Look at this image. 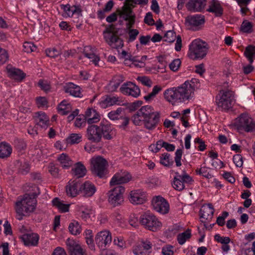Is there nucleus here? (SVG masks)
Masks as SVG:
<instances>
[{
  "label": "nucleus",
  "instance_id": "412c9836",
  "mask_svg": "<svg viewBox=\"0 0 255 255\" xmlns=\"http://www.w3.org/2000/svg\"><path fill=\"white\" fill-rule=\"evenodd\" d=\"M206 2V0H189L186 7L190 11L200 12L204 9Z\"/></svg>",
  "mask_w": 255,
  "mask_h": 255
},
{
  "label": "nucleus",
  "instance_id": "72a5a7b5",
  "mask_svg": "<svg viewBox=\"0 0 255 255\" xmlns=\"http://www.w3.org/2000/svg\"><path fill=\"white\" fill-rule=\"evenodd\" d=\"M12 152L11 146L5 142L0 143V158H4L10 156Z\"/></svg>",
  "mask_w": 255,
  "mask_h": 255
},
{
  "label": "nucleus",
  "instance_id": "774afa93",
  "mask_svg": "<svg viewBox=\"0 0 255 255\" xmlns=\"http://www.w3.org/2000/svg\"><path fill=\"white\" fill-rule=\"evenodd\" d=\"M144 22L149 25H152L154 24V21L152 18V14L151 12H149L146 14L144 19Z\"/></svg>",
  "mask_w": 255,
  "mask_h": 255
},
{
  "label": "nucleus",
  "instance_id": "49530a36",
  "mask_svg": "<svg viewBox=\"0 0 255 255\" xmlns=\"http://www.w3.org/2000/svg\"><path fill=\"white\" fill-rule=\"evenodd\" d=\"M91 49L89 46H87L85 47L84 50L83 51V53L85 57L91 60L95 65L98 64V62L100 60V58L99 56L96 55L93 52H91L90 53H88L87 49Z\"/></svg>",
  "mask_w": 255,
  "mask_h": 255
},
{
  "label": "nucleus",
  "instance_id": "603ef678",
  "mask_svg": "<svg viewBox=\"0 0 255 255\" xmlns=\"http://www.w3.org/2000/svg\"><path fill=\"white\" fill-rule=\"evenodd\" d=\"M81 135L79 133H71L67 138V140L71 144L78 143L81 141Z\"/></svg>",
  "mask_w": 255,
  "mask_h": 255
},
{
  "label": "nucleus",
  "instance_id": "39448f33",
  "mask_svg": "<svg viewBox=\"0 0 255 255\" xmlns=\"http://www.w3.org/2000/svg\"><path fill=\"white\" fill-rule=\"evenodd\" d=\"M209 50L208 44L200 39L194 40L189 45L188 55L193 60L203 59Z\"/></svg>",
  "mask_w": 255,
  "mask_h": 255
},
{
  "label": "nucleus",
  "instance_id": "680f3d73",
  "mask_svg": "<svg viewBox=\"0 0 255 255\" xmlns=\"http://www.w3.org/2000/svg\"><path fill=\"white\" fill-rule=\"evenodd\" d=\"M45 52L47 56L51 58H55L60 54L59 51L55 48L46 49Z\"/></svg>",
  "mask_w": 255,
  "mask_h": 255
},
{
  "label": "nucleus",
  "instance_id": "a19ab883",
  "mask_svg": "<svg viewBox=\"0 0 255 255\" xmlns=\"http://www.w3.org/2000/svg\"><path fill=\"white\" fill-rule=\"evenodd\" d=\"M123 81V77L120 76L114 77L109 84V89L112 91H115Z\"/></svg>",
  "mask_w": 255,
  "mask_h": 255
},
{
  "label": "nucleus",
  "instance_id": "5fc2aeb1",
  "mask_svg": "<svg viewBox=\"0 0 255 255\" xmlns=\"http://www.w3.org/2000/svg\"><path fill=\"white\" fill-rule=\"evenodd\" d=\"M146 183L149 187L153 188L160 185L161 182L157 177L152 176L148 179Z\"/></svg>",
  "mask_w": 255,
  "mask_h": 255
},
{
  "label": "nucleus",
  "instance_id": "f704fd0d",
  "mask_svg": "<svg viewBox=\"0 0 255 255\" xmlns=\"http://www.w3.org/2000/svg\"><path fill=\"white\" fill-rule=\"evenodd\" d=\"M131 180V176H113L110 182V184L111 186L118 185L127 183Z\"/></svg>",
  "mask_w": 255,
  "mask_h": 255
},
{
  "label": "nucleus",
  "instance_id": "f3484780",
  "mask_svg": "<svg viewBox=\"0 0 255 255\" xmlns=\"http://www.w3.org/2000/svg\"><path fill=\"white\" fill-rule=\"evenodd\" d=\"M128 198L132 204H141L146 200V193L141 189L133 190L129 193Z\"/></svg>",
  "mask_w": 255,
  "mask_h": 255
},
{
  "label": "nucleus",
  "instance_id": "09e8293b",
  "mask_svg": "<svg viewBox=\"0 0 255 255\" xmlns=\"http://www.w3.org/2000/svg\"><path fill=\"white\" fill-rule=\"evenodd\" d=\"M162 90L160 86L156 85L154 86L152 91L151 93H149L147 95L144 97V99L145 101H148L153 99L155 96Z\"/></svg>",
  "mask_w": 255,
  "mask_h": 255
},
{
  "label": "nucleus",
  "instance_id": "4468645a",
  "mask_svg": "<svg viewBox=\"0 0 255 255\" xmlns=\"http://www.w3.org/2000/svg\"><path fill=\"white\" fill-rule=\"evenodd\" d=\"M95 242L101 250H105L106 247L112 242V236L110 232L108 230L99 232L95 237Z\"/></svg>",
  "mask_w": 255,
  "mask_h": 255
},
{
  "label": "nucleus",
  "instance_id": "bb28decb",
  "mask_svg": "<svg viewBox=\"0 0 255 255\" xmlns=\"http://www.w3.org/2000/svg\"><path fill=\"white\" fill-rule=\"evenodd\" d=\"M85 118L89 124H93L98 122L100 117L97 112L93 108H89L85 112Z\"/></svg>",
  "mask_w": 255,
  "mask_h": 255
},
{
  "label": "nucleus",
  "instance_id": "e2e57ef3",
  "mask_svg": "<svg viewBox=\"0 0 255 255\" xmlns=\"http://www.w3.org/2000/svg\"><path fill=\"white\" fill-rule=\"evenodd\" d=\"M182 153V150L181 149H177L175 152V161L177 166L181 165V159Z\"/></svg>",
  "mask_w": 255,
  "mask_h": 255
},
{
  "label": "nucleus",
  "instance_id": "c03bdc74",
  "mask_svg": "<svg viewBox=\"0 0 255 255\" xmlns=\"http://www.w3.org/2000/svg\"><path fill=\"white\" fill-rule=\"evenodd\" d=\"M69 230L70 232L74 235H77L81 233V227L78 222L74 221L69 225Z\"/></svg>",
  "mask_w": 255,
  "mask_h": 255
},
{
  "label": "nucleus",
  "instance_id": "bf43d9fd",
  "mask_svg": "<svg viewBox=\"0 0 255 255\" xmlns=\"http://www.w3.org/2000/svg\"><path fill=\"white\" fill-rule=\"evenodd\" d=\"M214 238L217 242L221 243L222 245L228 244L231 241L229 237H222L219 234L216 235Z\"/></svg>",
  "mask_w": 255,
  "mask_h": 255
},
{
  "label": "nucleus",
  "instance_id": "aec40b11",
  "mask_svg": "<svg viewBox=\"0 0 255 255\" xmlns=\"http://www.w3.org/2000/svg\"><path fill=\"white\" fill-rule=\"evenodd\" d=\"M123 102L121 97L107 95L99 102V105L102 108L106 109L114 105H121Z\"/></svg>",
  "mask_w": 255,
  "mask_h": 255
},
{
  "label": "nucleus",
  "instance_id": "f8f14e48",
  "mask_svg": "<svg viewBox=\"0 0 255 255\" xmlns=\"http://www.w3.org/2000/svg\"><path fill=\"white\" fill-rule=\"evenodd\" d=\"M81 177L78 176L68 182L66 186V192L68 196L75 197L81 193L83 183Z\"/></svg>",
  "mask_w": 255,
  "mask_h": 255
},
{
  "label": "nucleus",
  "instance_id": "b1692460",
  "mask_svg": "<svg viewBox=\"0 0 255 255\" xmlns=\"http://www.w3.org/2000/svg\"><path fill=\"white\" fill-rule=\"evenodd\" d=\"M63 90L66 93L75 97H82L81 89L80 86L73 83H68L63 87Z\"/></svg>",
  "mask_w": 255,
  "mask_h": 255
},
{
  "label": "nucleus",
  "instance_id": "4be33fe9",
  "mask_svg": "<svg viewBox=\"0 0 255 255\" xmlns=\"http://www.w3.org/2000/svg\"><path fill=\"white\" fill-rule=\"evenodd\" d=\"M200 212L202 222H205L206 220L210 221L214 215V209L211 204H208L203 205Z\"/></svg>",
  "mask_w": 255,
  "mask_h": 255
},
{
  "label": "nucleus",
  "instance_id": "393cba45",
  "mask_svg": "<svg viewBox=\"0 0 255 255\" xmlns=\"http://www.w3.org/2000/svg\"><path fill=\"white\" fill-rule=\"evenodd\" d=\"M207 11L214 14L216 17H221L223 14V8L217 0H212Z\"/></svg>",
  "mask_w": 255,
  "mask_h": 255
},
{
  "label": "nucleus",
  "instance_id": "9d476101",
  "mask_svg": "<svg viewBox=\"0 0 255 255\" xmlns=\"http://www.w3.org/2000/svg\"><path fill=\"white\" fill-rule=\"evenodd\" d=\"M140 223L146 229L155 232L161 227V223L153 214L146 212L139 218Z\"/></svg>",
  "mask_w": 255,
  "mask_h": 255
},
{
  "label": "nucleus",
  "instance_id": "5701e85b",
  "mask_svg": "<svg viewBox=\"0 0 255 255\" xmlns=\"http://www.w3.org/2000/svg\"><path fill=\"white\" fill-rule=\"evenodd\" d=\"M60 6L65 12V15L69 17L72 16L74 14H77L78 16L82 15V10L80 5H73L70 6L69 4H67L66 5L61 4Z\"/></svg>",
  "mask_w": 255,
  "mask_h": 255
},
{
  "label": "nucleus",
  "instance_id": "0eeeda50",
  "mask_svg": "<svg viewBox=\"0 0 255 255\" xmlns=\"http://www.w3.org/2000/svg\"><path fill=\"white\" fill-rule=\"evenodd\" d=\"M234 103V94L230 90H222L216 97V103L219 110H228Z\"/></svg>",
  "mask_w": 255,
  "mask_h": 255
},
{
  "label": "nucleus",
  "instance_id": "ea45409f",
  "mask_svg": "<svg viewBox=\"0 0 255 255\" xmlns=\"http://www.w3.org/2000/svg\"><path fill=\"white\" fill-rule=\"evenodd\" d=\"M244 54L248 58L250 64H252L255 58V46L249 45L246 48Z\"/></svg>",
  "mask_w": 255,
  "mask_h": 255
},
{
  "label": "nucleus",
  "instance_id": "a211bd4d",
  "mask_svg": "<svg viewBox=\"0 0 255 255\" xmlns=\"http://www.w3.org/2000/svg\"><path fill=\"white\" fill-rule=\"evenodd\" d=\"M193 182L191 176H174L172 186L175 190L181 191L184 189L186 185L191 184Z\"/></svg>",
  "mask_w": 255,
  "mask_h": 255
},
{
  "label": "nucleus",
  "instance_id": "8fccbe9b",
  "mask_svg": "<svg viewBox=\"0 0 255 255\" xmlns=\"http://www.w3.org/2000/svg\"><path fill=\"white\" fill-rule=\"evenodd\" d=\"M162 90L160 86L156 85L154 86L152 91L151 93H149L147 95L144 97V99L145 101H148L153 99L155 96Z\"/></svg>",
  "mask_w": 255,
  "mask_h": 255
},
{
  "label": "nucleus",
  "instance_id": "20e7f679",
  "mask_svg": "<svg viewBox=\"0 0 255 255\" xmlns=\"http://www.w3.org/2000/svg\"><path fill=\"white\" fill-rule=\"evenodd\" d=\"M33 192L25 194L22 198L15 203V211L17 219L21 220L23 216L28 215L33 212L36 207V197L40 194L39 189L36 185L32 187Z\"/></svg>",
  "mask_w": 255,
  "mask_h": 255
},
{
  "label": "nucleus",
  "instance_id": "13d9d810",
  "mask_svg": "<svg viewBox=\"0 0 255 255\" xmlns=\"http://www.w3.org/2000/svg\"><path fill=\"white\" fill-rule=\"evenodd\" d=\"M205 177L209 183H211L213 186H215L217 188H221L223 187V185L221 184V181H218L213 178V176H205Z\"/></svg>",
  "mask_w": 255,
  "mask_h": 255
},
{
  "label": "nucleus",
  "instance_id": "de8ad7c7",
  "mask_svg": "<svg viewBox=\"0 0 255 255\" xmlns=\"http://www.w3.org/2000/svg\"><path fill=\"white\" fill-rule=\"evenodd\" d=\"M128 22L127 23V27L128 29V34L129 37L128 41L131 42L136 39L137 36L139 34V31L136 29H132V27H129Z\"/></svg>",
  "mask_w": 255,
  "mask_h": 255
},
{
  "label": "nucleus",
  "instance_id": "cd10ccee",
  "mask_svg": "<svg viewBox=\"0 0 255 255\" xmlns=\"http://www.w3.org/2000/svg\"><path fill=\"white\" fill-rule=\"evenodd\" d=\"M21 239L26 246H36L39 240V236L35 233L25 234L21 237Z\"/></svg>",
  "mask_w": 255,
  "mask_h": 255
},
{
  "label": "nucleus",
  "instance_id": "f257e3e1",
  "mask_svg": "<svg viewBox=\"0 0 255 255\" xmlns=\"http://www.w3.org/2000/svg\"><path fill=\"white\" fill-rule=\"evenodd\" d=\"M116 129L107 120H102L99 125H92L89 126L86 130V136L92 142L99 143L102 138L106 140H111L116 135Z\"/></svg>",
  "mask_w": 255,
  "mask_h": 255
},
{
  "label": "nucleus",
  "instance_id": "a878e982",
  "mask_svg": "<svg viewBox=\"0 0 255 255\" xmlns=\"http://www.w3.org/2000/svg\"><path fill=\"white\" fill-rule=\"evenodd\" d=\"M96 188L91 182L87 181L83 182L81 192L83 196L86 197H92L96 192Z\"/></svg>",
  "mask_w": 255,
  "mask_h": 255
},
{
  "label": "nucleus",
  "instance_id": "1a4fd4ad",
  "mask_svg": "<svg viewBox=\"0 0 255 255\" xmlns=\"http://www.w3.org/2000/svg\"><path fill=\"white\" fill-rule=\"evenodd\" d=\"M137 0H126L120 14L123 19L128 21L129 27H133L135 21V15L132 10L137 3Z\"/></svg>",
  "mask_w": 255,
  "mask_h": 255
},
{
  "label": "nucleus",
  "instance_id": "9b49d317",
  "mask_svg": "<svg viewBox=\"0 0 255 255\" xmlns=\"http://www.w3.org/2000/svg\"><path fill=\"white\" fill-rule=\"evenodd\" d=\"M125 188L122 186H118L109 191V203L113 207L121 205L124 202V194Z\"/></svg>",
  "mask_w": 255,
  "mask_h": 255
},
{
  "label": "nucleus",
  "instance_id": "c85d7f7f",
  "mask_svg": "<svg viewBox=\"0 0 255 255\" xmlns=\"http://www.w3.org/2000/svg\"><path fill=\"white\" fill-rule=\"evenodd\" d=\"M7 70L9 77L18 82L22 81L26 76V74L19 69L12 67Z\"/></svg>",
  "mask_w": 255,
  "mask_h": 255
},
{
  "label": "nucleus",
  "instance_id": "338daca9",
  "mask_svg": "<svg viewBox=\"0 0 255 255\" xmlns=\"http://www.w3.org/2000/svg\"><path fill=\"white\" fill-rule=\"evenodd\" d=\"M120 119L122 120V123L119 126V128L125 129L129 124V119L128 117L122 115Z\"/></svg>",
  "mask_w": 255,
  "mask_h": 255
},
{
  "label": "nucleus",
  "instance_id": "4c0bfd02",
  "mask_svg": "<svg viewBox=\"0 0 255 255\" xmlns=\"http://www.w3.org/2000/svg\"><path fill=\"white\" fill-rule=\"evenodd\" d=\"M129 60L131 61V64L136 67H142L144 65V62L146 60L147 56L144 55L140 58L138 56H132L131 55L128 56Z\"/></svg>",
  "mask_w": 255,
  "mask_h": 255
},
{
  "label": "nucleus",
  "instance_id": "423d86ee",
  "mask_svg": "<svg viewBox=\"0 0 255 255\" xmlns=\"http://www.w3.org/2000/svg\"><path fill=\"white\" fill-rule=\"evenodd\" d=\"M115 25L111 24L106 26L103 31V34L106 42L112 48L115 49L121 48L124 46V41L118 35V30Z\"/></svg>",
  "mask_w": 255,
  "mask_h": 255
},
{
  "label": "nucleus",
  "instance_id": "c9c22d12",
  "mask_svg": "<svg viewBox=\"0 0 255 255\" xmlns=\"http://www.w3.org/2000/svg\"><path fill=\"white\" fill-rule=\"evenodd\" d=\"M58 110L59 113L61 115H66L71 112V105L66 100H63L59 104Z\"/></svg>",
  "mask_w": 255,
  "mask_h": 255
},
{
  "label": "nucleus",
  "instance_id": "3c124183",
  "mask_svg": "<svg viewBox=\"0 0 255 255\" xmlns=\"http://www.w3.org/2000/svg\"><path fill=\"white\" fill-rule=\"evenodd\" d=\"M170 155L167 153L161 154L160 157V163L165 166H170L173 164V161L170 159Z\"/></svg>",
  "mask_w": 255,
  "mask_h": 255
},
{
  "label": "nucleus",
  "instance_id": "7ed1b4c3",
  "mask_svg": "<svg viewBox=\"0 0 255 255\" xmlns=\"http://www.w3.org/2000/svg\"><path fill=\"white\" fill-rule=\"evenodd\" d=\"M160 114L150 106H142L132 117L135 125L143 124L149 130L154 129L160 122Z\"/></svg>",
  "mask_w": 255,
  "mask_h": 255
},
{
  "label": "nucleus",
  "instance_id": "69168bd1",
  "mask_svg": "<svg viewBox=\"0 0 255 255\" xmlns=\"http://www.w3.org/2000/svg\"><path fill=\"white\" fill-rule=\"evenodd\" d=\"M181 64V61L180 59H176L172 61V62L169 64L170 69L173 71H176Z\"/></svg>",
  "mask_w": 255,
  "mask_h": 255
},
{
  "label": "nucleus",
  "instance_id": "0e129e2a",
  "mask_svg": "<svg viewBox=\"0 0 255 255\" xmlns=\"http://www.w3.org/2000/svg\"><path fill=\"white\" fill-rule=\"evenodd\" d=\"M8 56L6 51L0 47V63H5L8 59Z\"/></svg>",
  "mask_w": 255,
  "mask_h": 255
},
{
  "label": "nucleus",
  "instance_id": "052dcab7",
  "mask_svg": "<svg viewBox=\"0 0 255 255\" xmlns=\"http://www.w3.org/2000/svg\"><path fill=\"white\" fill-rule=\"evenodd\" d=\"M158 144L162 147H164L168 151H173L175 149V146L173 144L163 141L158 142Z\"/></svg>",
  "mask_w": 255,
  "mask_h": 255
},
{
  "label": "nucleus",
  "instance_id": "6e6552de",
  "mask_svg": "<svg viewBox=\"0 0 255 255\" xmlns=\"http://www.w3.org/2000/svg\"><path fill=\"white\" fill-rule=\"evenodd\" d=\"M90 170L92 174L104 175L108 173L109 164L106 159L101 156H94L90 160Z\"/></svg>",
  "mask_w": 255,
  "mask_h": 255
},
{
  "label": "nucleus",
  "instance_id": "58836bf2",
  "mask_svg": "<svg viewBox=\"0 0 255 255\" xmlns=\"http://www.w3.org/2000/svg\"><path fill=\"white\" fill-rule=\"evenodd\" d=\"M253 24L248 20H244L241 25L240 30L243 33H251L254 31Z\"/></svg>",
  "mask_w": 255,
  "mask_h": 255
},
{
  "label": "nucleus",
  "instance_id": "4d7b16f0",
  "mask_svg": "<svg viewBox=\"0 0 255 255\" xmlns=\"http://www.w3.org/2000/svg\"><path fill=\"white\" fill-rule=\"evenodd\" d=\"M137 80L139 81L143 85L150 87L152 82L150 79L146 76H139L137 78Z\"/></svg>",
  "mask_w": 255,
  "mask_h": 255
},
{
  "label": "nucleus",
  "instance_id": "f03ea898",
  "mask_svg": "<svg viewBox=\"0 0 255 255\" xmlns=\"http://www.w3.org/2000/svg\"><path fill=\"white\" fill-rule=\"evenodd\" d=\"M194 90L193 82L186 81L180 86L166 89L163 95L167 101L174 105L189 100L193 97Z\"/></svg>",
  "mask_w": 255,
  "mask_h": 255
},
{
  "label": "nucleus",
  "instance_id": "864d4df0",
  "mask_svg": "<svg viewBox=\"0 0 255 255\" xmlns=\"http://www.w3.org/2000/svg\"><path fill=\"white\" fill-rule=\"evenodd\" d=\"M164 41L172 43L175 41L177 38L176 33L173 30L168 31L164 35Z\"/></svg>",
  "mask_w": 255,
  "mask_h": 255
},
{
  "label": "nucleus",
  "instance_id": "ddd939ff",
  "mask_svg": "<svg viewBox=\"0 0 255 255\" xmlns=\"http://www.w3.org/2000/svg\"><path fill=\"white\" fill-rule=\"evenodd\" d=\"M236 125L238 130L252 131L255 128L253 119L246 114H242L237 120Z\"/></svg>",
  "mask_w": 255,
  "mask_h": 255
},
{
  "label": "nucleus",
  "instance_id": "2eb2a0df",
  "mask_svg": "<svg viewBox=\"0 0 255 255\" xmlns=\"http://www.w3.org/2000/svg\"><path fill=\"white\" fill-rule=\"evenodd\" d=\"M151 203L153 208L156 212L162 214H165L168 212L169 210V204L162 197L157 196L153 197Z\"/></svg>",
  "mask_w": 255,
  "mask_h": 255
},
{
  "label": "nucleus",
  "instance_id": "79ce46f5",
  "mask_svg": "<svg viewBox=\"0 0 255 255\" xmlns=\"http://www.w3.org/2000/svg\"><path fill=\"white\" fill-rule=\"evenodd\" d=\"M124 109L121 107L117 108L116 110L112 111L108 114V117L112 121L120 120V117L122 116V112Z\"/></svg>",
  "mask_w": 255,
  "mask_h": 255
},
{
  "label": "nucleus",
  "instance_id": "dca6fc26",
  "mask_svg": "<svg viewBox=\"0 0 255 255\" xmlns=\"http://www.w3.org/2000/svg\"><path fill=\"white\" fill-rule=\"evenodd\" d=\"M66 244L69 255H87L86 250L75 241L68 239Z\"/></svg>",
  "mask_w": 255,
  "mask_h": 255
},
{
  "label": "nucleus",
  "instance_id": "7c9ffc66",
  "mask_svg": "<svg viewBox=\"0 0 255 255\" xmlns=\"http://www.w3.org/2000/svg\"><path fill=\"white\" fill-rule=\"evenodd\" d=\"M186 22L191 26H197L204 23V16L199 14L189 16L186 17Z\"/></svg>",
  "mask_w": 255,
  "mask_h": 255
},
{
  "label": "nucleus",
  "instance_id": "c756f323",
  "mask_svg": "<svg viewBox=\"0 0 255 255\" xmlns=\"http://www.w3.org/2000/svg\"><path fill=\"white\" fill-rule=\"evenodd\" d=\"M36 120L37 125L41 128H47L49 126V118L44 113L42 112H37L36 113Z\"/></svg>",
  "mask_w": 255,
  "mask_h": 255
},
{
  "label": "nucleus",
  "instance_id": "6ab92c4d",
  "mask_svg": "<svg viewBox=\"0 0 255 255\" xmlns=\"http://www.w3.org/2000/svg\"><path fill=\"white\" fill-rule=\"evenodd\" d=\"M120 91L124 94L137 98L140 93L139 88L132 82L124 83L120 88Z\"/></svg>",
  "mask_w": 255,
  "mask_h": 255
},
{
  "label": "nucleus",
  "instance_id": "473e14b6",
  "mask_svg": "<svg viewBox=\"0 0 255 255\" xmlns=\"http://www.w3.org/2000/svg\"><path fill=\"white\" fill-rule=\"evenodd\" d=\"M52 205L56 207L61 213H66L69 211L70 204H65L58 198H55L52 201Z\"/></svg>",
  "mask_w": 255,
  "mask_h": 255
},
{
  "label": "nucleus",
  "instance_id": "37998d69",
  "mask_svg": "<svg viewBox=\"0 0 255 255\" xmlns=\"http://www.w3.org/2000/svg\"><path fill=\"white\" fill-rule=\"evenodd\" d=\"M191 236V230H187L185 232L178 235L177 239L180 245H183Z\"/></svg>",
  "mask_w": 255,
  "mask_h": 255
},
{
  "label": "nucleus",
  "instance_id": "6e6d98bb",
  "mask_svg": "<svg viewBox=\"0 0 255 255\" xmlns=\"http://www.w3.org/2000/svg\"><path fill=\"white\" fill-rule=\"evenodd\" d=\"M23 50L27 53H30L36 50L37 47L32 42H25L23 45Z\"/></svg>",
  "mask_w": 255,
  "mask_h": 255
},
{
  "label": "nucleus",
  "instance_id": "2f4dec72",
  "mask_svg": "<svg viewBox=\"0 0 255 255\" xmlns=\"http://www.w3.org/2000/svg\"><path fill=\"white\" fill-rule=\"evenodd\" d=\"M57 160L59 162L63 168H69L73 164V161L69 155L64 153H63L58 156L57 157Z\"/></svg>",
  "mask_w": 255,
  "mask_h": 255
},
{
  "label": "nucleus",
  "instance_id": "e433bc0d",
  "mask_svg": "<svg viewBox=\"0 0 255 255\" xmlns=\"http://www.w3.org/2000/svg\"><path fill=\"white\" fill-rule=\"evenodd\" d=\"M72 171L75 175H85L87 173V169L81 162H78L74 164Z\"/></svg>",
  "mask_w": 255,
  "mask_h": 255
},
{
  "label": "nucleus",
  "instance_id": "a18cd8bd",
  "mask_svg": "<svg viewBox=\"0 0 255 255\" xmlns=\"http://www.w3.org/2000/svg\"><path fill=\"white\" fill-rule=\"evenodd\" d=\"M30 165L26 161L21 162L18 168L17 173L19 174H27L29 172Z\"/></svg>",
  "mask_w": 255,
  "mask_h": 255
}]
</instances>
